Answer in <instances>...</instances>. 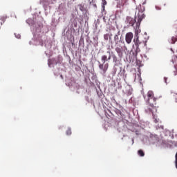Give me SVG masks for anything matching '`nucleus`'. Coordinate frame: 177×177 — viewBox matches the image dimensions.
Returning a JSON list of instances; mask_svg holds the SVG:
<instances>
[{"instance_id": "obj_1", "label": "nucleus", "mask_w": 177, "mask_h": 177, "mask_svg": "<svg viewBox=\"0 0 177 177\" xmlns=\"http://www.w3.org/2000/svg\"><path fill=\"white\" fill-rule=\"evenodd\" d=\"M147 104L148 107L147 109H145L146 113H151L152 114H154V110L155 111H157V100L158 99L154 97V93L153 91H149L147 93Z\"/></svg>"}, {"instance_id": "obj_2", "label": "nucleus", "mask_w": 177, "mask_h": 177, "mask_svg": "<svg viewBox=\"0 0 177 177\" xmlns=\"http://www.w3.org/2000/svg\"><path fill=\"white\" fill-rule=\"evenodd\" d=\"M101 60L103 62V64H99V68L103 71L104 74H106L107 73V70H109V64L106 63L107 62V55H102L101 57Z\"/></svg>"}, {"instance_id": "obj_3", "label": "nucleus", "mask_w": 177, "mask_h": 177, "mask_svg": "<svg viewBox=\"0 0 177 177\" xmlns=\"http://www.w3.org/2000/svg\"><path fill=\"white\" fill-rule=\"evenodd\" d=\"M114 41L116 45V46H120L121 44H122V40L121 37H120V32H118L116 35L114 36Z\"/></svg>"}, {"instance_id": "obj_4", "label": "nucleus", "mask_w": 177, "mask_h": 177, "mask_svg": "<svg viewBox=\"0 0 177 177\" xmlns=\"http://www.w3.org/2000/svg\"><path fill=\"white\" fill-rule=\"evenodd\" d=\"M132 39H133V33L132 32H129L125 35V41L127 44L129 45L131 42H132Z\"/></svg>"}, {"instance_id": "obj_5", "label": "nucleus", "mask_w": 177, "mask_h": 177, "mask_svg": "<svg viewBox=\"0 0 177 177\" xmlns=\"http://www.w3.org/2000/svg\"><path fill=\"white\" fill-rule=\"evenodd\" d=\"M134 43L136 46L140 47L141 45H143V46H146L147 44V41L145 40V41H140V40H139V37L136 36V39L134 40Z\"/></svg>"}, {"instance_id": "obj_6", "label": "nucleus", "mask_w": 177, "mask_h": 177, "mask_svg": "<svg viewBox=\"0 0 177 177\" xmlns=\"http://www.w3.org/2000/svg\"><path fill=\"white\" fill-rule=\"evenodd\" d=\"M127 24H129L131 27L133 26L135 23H136V20L135 19L131 17H127Z\"/></svg>"}, {"instance_id": "obj_7", "label": "nucleus", "mask_w": 177, "mask_h": 177, "mask_svg": "<svg viewBox=\"0 0 177 177\" xmlns=\"http://www.w3.org/2000/svg\"><path fill=\"white\" fill-rule=\"evenodd\" d=\"M171 62L173 64H174V68H175V70L176 71V72L174 71V75H177V56L176 55H174L172 57Z\"/></svg>"}, {"instance_id": "obj_8", "label": "nucleus", "mask_w": 177, "mask_h": 177, "mask_svg": "<svg viewBox=\"0 0 177 177\" xmlns=\"http://www.w3.org/2000/svg\"><path fill=\"white\" fill-rule=\"evenodd\" d=\"M122 46H121V44H119V46H117L115 48V52H117L118 56H122Z\"/></svg>"}, {"instance_id": "obj_9", "label": "nucleus", "mask_w": 177, "mask_h": 177, "mask_svg": "<svg viewBox=\"0 0 177 177\" xmlns=\"http://www.w3.org/2000/svg\"><path fill=\"white\" fill-rule=\"evenodd\" d=\"M140 52V48L138 46H136V49L134 52H133V57H137L138 53Z\"/></svg>"}, {"instance_id": "obj_10", "label": "nucleus", "mask_w": 177, "mask_h": 177, "mask_svg": "<svg viewBox=\"0 0 177 177\" xmlns=\"http://www.w3.org/2000/svg\"><path fill=\"white\" fill-rule=\"evenodd\" d=\"M145 6L140 4L139 6H138L139 12L140 13H142V12H145Z\"/></svg>"}, {"instance_id": "obj_11", "label": "nucleus", "mask_w": 177, "mask_h": 177, "mask_svg": "<svg viewBox=\"0 0 177 177\" xmlns=\"http://www.w3.org/2000/svg\"><path fill=\"white\" fill-rule=\"evenodd\" d=\"M138 154L140 156V157H145V151H143L142 149L138 151Z\"/></svg>"}, {"instance_id": "obj_12", "label": "nucleus", "mask_w": 177, "mask_h": 177, "mask_svg": "<svg viewBox=\"0 0 177 177\" xmlns=\"http://www.w3.org/2000/svg\"><path fill=\"white\" fill-rule=\"evenodd\" d=\"M78 7H79L80 10H81V12H85V6L84 5L79 4Z\"/></svg>"}, {"instance_id": "obj_13", "label": "nucleus", "mask_w": 177, "mask_h": 177, "mask_svg": "<svg viewBox=\"0 0 177 177\" xmlns=\"http://www.w3.org/2000/svg\"><path fill=\"white\" fill-rule=\"evenodd\" d=\"M106 53H108L109 55V57L107 58V62H110V60H111V52L107 51Z\"/></svg>"}, {"instance_id": "obj_14", "label": "nucleus", "mask_w": 177, "mask_h": 177, "mask_svg": "<svg viewBox=\"0 0 177 177\" xmlns=\"http://www.w3.org/2000/svg\"><path fill=\"white\" fill-rule=\"evenodd\" d=\"M112 59L113 63H117V56L115 55V54L112 55Z\"/></svg>"}, {"instance_id": "obj_15", "label": "nucleus", "mask_w": 177, "mask_h": 177, "mask_svg": "<svg viewBox=\"0 0 177 177\" xmlns=\"http://www.w3.org/2000/svg\"><path fill=\"white\" fill-rule=\"evenodd\" d=\"M171 95H172V96H174V97L175 98L176 102H177V92H176V93H172V92H171Z\"/></svg>"}, {"instance_id": "obj_16", "label": "nucleus", "mask_w": 177, "mask_h": 177, "mask_svg": "<svg viewBox=\"0 0 177 177\" xmlns=\"http://www.w3.org/2000/svg\"><path fill=\"white\" fill-rule=\"evenodd\" d=\"M66 135H71V129L68 128L66 131Z\"/></svg>"}, {"instance_id": "obj_17", "label": "nucleus", "mask_w": 177, "mask_h": 177, "mask_svg": "<svg viewBox=\"0 0 177 177\" xmlns=\"http://www.w3.org/2000/svg\"><path fill=\"white\" fill-rule=\"evenodd\" d=\"M104 39H105V41H107L109 39V34L104 35Z\"/></svg>"}, {"instance_id": "obj_18", "label": "nucleus", "mask_w": 177, "mask_h": 177, "mask_svg": "<svg viewBox=\"0 0 177 177\" xmlns=\"http://www.w3.org/2000/svg\"><path fill=\"white\" fill-rule=\"evenodd\" d=\"M102 5L104 6L105 5H107V1L106 0H102Z\"/></svg>"}, {"instance_id": "obj_19", "label": "nucleus", "mask_w": 177, "mask_h": 177, "mask_svg": "<svg viewBox=\"0 0 177 177\" xmlns=\"http://www.w3.org/2000/svg\"><path fill=\"white\" fill-rule=\"evenodd\" d=\"M156 8L157 10H161V8L158 7V6H156Z\"/></svg>"}, {"instance_id": "obj_20", "label": "nucleus", "mask_w": 177, "mask_h": 177, "mask_svg": "<svg viewBox=\"0 0 177 177\" xmlns=\"http://www.w3.org/2000/svg\"><path fill=\"white\" fill-rule=\"evenodd\" d=\"M1 20H2L3 23H5V19L1 18Z\"/></svg>"}, {"instance_id": "obj_21", "label": "nucleus", "mask_w": 177, "mask_h": 177, "mask_svg": "<svg viewBox=\"0 0 177 177\" xmlns=\"http://www.w3.org/2000/svg\"><path fill=\"white\" fill-rule=\"evenodd\" d=\"M50 64H52V63H50V59L48 60V65L50 66Z\"/></svg>"}, {"instance_id": "obj_22", "label": "nucleus", "mask_w": 177, "mask_h": 177, "mask_svg": "<svg viewBox=\"0 0 177 177\" xmlns=\"http://www.w3.org/2000/svg\"><path fill=\"white\" fill-rule=\"evenodd\" d=\"M133 143H135V140L132 139V145H133Z\"/></svg>"}, {"instance_id": "obj_23", "label": "nucleus", "mask_w": 177, "mask_h": 177, "mask_svg": "<svg viewBox=\"0 0 177 177\" xmlns=\"http://www.w3.org/2000/svg\"><path fill=\"white\" fill-rule=\"evenodd\" d=\"M17 38H20V35H18L17 36H16Z\"/></svg>"}, {"instance_id": "obj_24", "label": "nucleus", "mask_w": 177, "mask_h": 177, "mask_svg": "<svg viewBox=\"0 0 177 177\" xmlns=\"http://www.w3.org/2000/svg\"><path fill=\"white\" fill-rule=\"evenodd\" d=\"M165 82L167 84V77H165Z\"/></svg>"}, {"instance_id": "obj_25", "label": "nucleus", "mask_w": 177, "mask_h": 177, "mask_svg": "<svg viewBox=\"0 0 177 177\" xmlns=\"http://www.w3.org/2000/svg\"><path fill=\"white\" fill-rule=\"evenodd\" d=\"M171 52H173V53H174V50L172 48H171Z\"/></svg>"}, {"instance_id": "obj_26", "label": "nucleus", "mask_w": 177, "mask_h": 177, "mask_svg": "<svg viewBox=\"0 0 177 177\" xmlns=\"http://www.w3.org/2000/svg\"><path fill=\"white\" fill-rule=\"evenodd\" d=\"M145 3H146V2H144V3H142V5H145Z\"/></svg>"}, {"instance_id": "obj_27", "label": "nucleus", "mask_w": 177, "mask_h": 177, "mask_svg": "<svg viewBox=\"0 0 177 177\" xmlns=\"http://www.w3.org/2000/svg\"><path fill=\"white\" fill-rule=\"evenodd\" d=\"M176 146H177V142L175 144Z\"/></svg>"}]
</instances>
